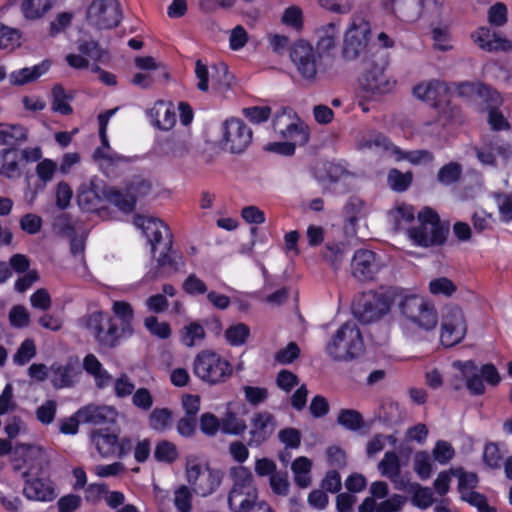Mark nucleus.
Returning a JSON list of instances; mask_svg holds the SVG:
<instances>
[{
	"instance_id": "obj_50",
	"label": "nucleus",
	"mask_w": 512,
	"mask_h": 512,
	"mask_svg": "<svg viewBox=\"0 0 512 512\" xmlns=\"http://www.w3.org/2000/svg\"><path fill=\"white\" fill-rule=\"evenodd\" d=\"M365 145L368 148L377 147L381 148L386 152H390L394 158L397 156V145H395L391 139L381 132H374L370 135L369 139L366 140Z\"/></svg>"
},
{
	"instance_id": "obj_38",
	"label": "nucleus",
	"mask_w": 512,
	"mask_h": 512,
	"mask_svg": "<svg viewBox=\"0 0 512 512\" xmlns=\"http://www.w3.org/2000/svg\"><path fill=\"white\" fill-rule=\"evenodd\" d=\"M452 476L458 478L457 490L460 497L465 493L475 491L479 484V477L475 472H467L463 467L451 468Z\"/></svg>"
},
{
	"instance_id": "obj_32",
	"label": "nucleus",
	"mask_w": 512,
	"mask_h": 512,
	"mask_svg": "<svg viewBox=\"0 0 512 512\" xmlns=\"http://www.w3.org/2000/svg\"><path fill=\"white\" fill-rule=\"evenodd\" d=\"M49 68L50 62L48 60H44L41 63L34 65L33 67H25L13 71L10 75V82L18 86L25 85L40 78L42 75L48 72Z\"/></svg>"
},
{
	"instance_id": "obj_1",
	"label": "nucleus",
	"mask_w": 512,
	"mask_h": 512,
	"mask_svg": "<svg viewBox=\"0 0 512 512\" xmlns=\"http://www.w3.org/2000/svg\"><path fill=\"white\" fill-rule=\"evenodd\" d=\"M112 314L102 310L93 311L79 319L81 327L93 337L100 349L112 350L134 335L135 312L124 300L112 304Z\"/></svg>"
},
{
	"instance_id": "obj_60",
	"label": "nucleus",
	"mask_w": 512,
	"mask_h": 512,
	"mask_svg": "<svg viewBox=\"0 0 512 512\" xmlns=\"http://www.w3.org/2000/svg\"><path fill=\"white\" fill-rule=\"evenodd\" d=\"M200 430L203 434L213 437L221 430V420L211 412H205L199 419Z\"/></svg>"
},
{
	"instance_id": "obj_48",
	"label": "nucleus",
	"mask_w": 512,
	"mask_h": 512,
	"mask_svg": "<svg viewBox=\"0 0 512 512\" xmlns=\"http://www.w3.org/2000/svg\"><path fill=\"white\" fill-rule=\"evenodd\" d=\"M179 456L177 446L168 440L159 441L154 449V459L157 462L174 463Z\"/></svg>"
},
{
	"instance_id": "obj_34",
	"label": "nucleus",
	"mask_w": 512,
	"mask_h": 512,
	"mask_svg": "<svg viewBox=\"0 0 512 512\" xmlns=\"http://www.w3.org/2000/svg\"><path fill=\"white\" fill-rule=\"evenodd\" d=\"M173 243L174 240L165 242L163 250L157 258V268L159 270H165L169 273H175L179 270V261L182 260V256L173 250Z\"/></svg>"
},
{
	"instance_id": "obj_18",
	"label": "nucleus",
	"mask_w": 512,
	"mask_h": 512,
	"mask_svg": "<svg viewBox=\"0 0 512 512\" xmlns=\"http://www.w3.org/2000/svg\"><path fill=\"white\" fill-rule=\"evenodd\" d=\"M383 267L381 256L369 249H358L351 261L352 275L361 282L372 281Z\"/></svg>"
},
{
	"instance_id": "obj_25",
	"label": "nucleus",
	"mask_w": 512,
	"mask_h": 512,
	"mask_svg": "<svg viewBox=\"0 0 512 512\" xmlns=\"http://www.w3.org/2000/svg\"><path fill=\"white\" fill-rule=\"evenodd\" d=\"M368 29L359 30L354 24L346 32L342 47V57L351 61L358 58L368 46Z\"/></svg>"
},
{
	"instance_id": "obj_17",
	"label": "nucleus",
	"mask_w": 512,
	"mask_h": 512,
	"mask_svg": "<svg viewBox=\"0 0 512 512\" xmlns=\"http://www.w3.org/2000/svg\"><path fill=\"white\" fill-rule=\"evenodd\" d=\"M276 427L277 420L271 412L267 410L254 412L250 418L247 445L251 448H260L272 437Z\"/></svg>"
},
{
	"instance_id": "obj_29",
	"label": "nucleus",
	"mask_w": 512,
	"mask_h": 512,
	"mask_svg": "<svg viewBox=\"0 0 512 512\" xmlns=\"http://www.w3.org/2000/svg\"><path fill=\"white\" fill-rule=\"evenodd\" d=\"M453 366L460 370L464 379L466 388L474 396H480L485 393V385L480 374H477L478 367L474 360L456 361Z\"/></svg>"
},
{
	"instance_id": "obj_31",
	"label": "nucleus",
	"mask_w": 512,
	"mask_h": 512,
	"mask_svg": "<svg viewBox=\"0 0 512 512\" xmlns=\"http://www.w3.org/2000/svg\"><path fill=\"white\" fill-rule=\"evenodd\" d=\"M20 151L14 147L4 148L0 151V175L7 179L21 177L19 167Z\"/></svg>"
},
{
	"instance_id": "obj_16",
	"label": "nucleus",
	"mask_w": 512,
	"mask_h": 512,
	"mask_svg": "<svg viewBox=\"0 0 512 512\" xmlns=\"http://www.w3.org/2000/svg\"><path fill=\"white\" fill-rule=\"evenodd\" d=\"M87 19L96 28L112 29L122 19V9L118 0H93L87 9Z\"/></svg>"
},
{
	"instance_id": "obj_53",
	"label": "nucleus",
	"mask_w": 512,
	"mask_h": 512,
	"mask_svg": "<svg viewBox=\"0 0 512 512\" xmlns=\"http://www.w3.org/2000/svg\"><path fill=\"white\" fill-rule=\"evenodd\" d=\"M36 355L35 342L31 338L25 339L13 356V361L17 365H25Z\"/></svg>"
},
{
	"instance_id": "obj_19",
	"label": "nucleus",
	"mask_w": 512,
	"mask_h": 512,
	"mask_svg": "<svg viewBox=\"0 0 512 512\" xmlns=\"http://www.w3.org/2000/svg\"><path fill=\"white\" fill-rule=\"evenodd\" d=\"M466 322L460 308H452L443 316L440 342L450 348L460 343L466 335Z\"/></svg>"
},
{
	"instance_id": "obj_7",
	"label": "nucleus",
	"mask_w": 512,
	"mask_h": 512,
	"mask_svg": "<svg viewBox=\"0 0 512 512\" xmlns=\"http://www.w3.org/2000/svg\"><path fill=\"white\" fill-rule=\"evenodd\" d=\"M372 57L371 61H366V67L361 80L362 87L372 94L389 93L394 88L396 81L386 74L389 64L388 59L380 49L373 53Z\"/></svg>"
},
{
	"instance_id": "obj_27",
	"label": "nucleus",
	"mask_w": 512,
	"mask_h": 512,
	"mask_svg": "<svg viewBox=\"0 0 512 512\" xmlns=\"http://www.w3.org/2000/svg\"><path fill=\"white\" fill-rule=\"evenodd\" d=\"M119 433V428L114 430L98 428L90 433L91 442L101 457L109 458L115 456Z\"/></svg>"
},
{
	"instance_id": "obj_61",
	"label": "nucleus",
	"mask_w": 512,
	"mask_h": 512,
	"mask_svg": "<svg viewBox=\"0 0 512 512\" xmlns=\"http://www.w3.org/2000/svg\"><path fill=\"white\" fill-rule=\"evenodd\" d=\"M323 259L331 265V267L337 270L344 258V252L341 246L337 243L326 244L323 252Z\"/></svg>"
},
{
	"instance_id": "obj_23",
	"label": "nucleus",
	"mask_w": 512,
	"mask_h": 512,
	"mask_svg": "<svg viewBox=\"0 0 512 512\" xmlns=\"http://www.w3.org/2000/svg\"><path fill=\"white\" fill-rule=\"evenodd\" d=\"M316 34L318 37L316 52L319 62L323 63L325 60H332L334 57L333 52L339 40V25L335 22H330L318 28Z\"/></svg>"
},
{
	"instance_id": "obj_55",
	"label": "nucleus",
	"mask_w": 512,
	"mask_h": 512,
	"mask_svg": "<svg viewBox=\"0 0 512 512\" xmlns=\"http://www.w3.org/2000/svg\"><path fill=\"white\" fill-rule=\"evenodd\" d=\"M460 499L475 507L478 512H496V509L489 505L487 497L477 491L463 494Z\"/></svg>"
},
{
	"instance_id": "obj_36",
	"label": "nucleus",
	"mask_w": 512,
	"mask_h": 512,
	"mask_svg": "<svg viewBox=\"0 0 512 512\" xmlns=\"http://www.w3.org/2000/svg\"><path fill=\"white\" fill-rule=\"evenodd\" d=\"M51 94V108L54 112L64 116H68L73 113V108L69 104V101L73 99V95L67 94L66 90L61 84H55L52 88Z\"/></svg>"
},
{
	"instance_id": "obj_63",
	"label": "nucleus",
	"mask_w": 512,
	"mask_h": 512,
	"mask_svg": "<svg viewBox=\"0 0 512 512\" xmlns=\"http://www.w3.org/2000/svg\"><path fill=\"white\" fill-rule=\"evenodd\" d=\"M243 392L245 396V400L251 406H258L261 403H264L268 398V389L265 387L258 386H249L246 385L243 387Z\"/></svg>"
},
{
	"instance_id": "obj_20",
	"label": "nucleus",
	"mask_w": 512,
	"mask_h": 512,
	"mask_svg": "<svg viewBox=\"0 0 512 512\" xmlns=\"http://www.w3.org/2000/svg\"><path fill=\"white\" fill-rule=\"evenodd\" d=\"M23 495L32 501L51 502L57 497L56 485L49 477L33 476L30 471L22 473Z\"/></svg>"
},
{
	"instance_id": "obj_41",
	"label": "nucleus",
	"mask_w": 512,
	"mask_h": 512,
	"mask_svg": "<svg viewBox=\"0 0 512 512\" xmlns=\"http://www.w3.org/2000/svg\"><path fill=\"white\" fill-rule=\"evenodd\" d=\"M206 336L205 330L198 322H190L180 330V341L186 347H193Z\"/></svg>"
},
{
	"instance_id": "obj_2",
	"label": "nucleus",
	"mask_w": 512,
	"mask_h": 512,
	"mask_svg": "<svg viewBox=\"0 0 512 512\" xmlns=\"http://www.w3.org/2000/svg\"><path fill=\"white\" fill-rule=\"evenodd\" d=\"M398 295L399 288L397 287L364 292L353 303V314L365 324L377 321L389 313L392 304L398 299Z\"/></svg>"
},
{
	"instance_id": "obj_22",
	"label": "nucleus",
	"mask_w": 512,
	"mask_h": 512,
	"mask_svg": "<svg viewBox=\"0 0 512 512\" xmlns=\"http://www.w3.org/2000/svg\"><path fill=\"white\" fill-rule=\"evenodd\" d=\"M82 424L105 426L116 424L118 411L113 406L90 403L76 411Z\"/></svg>"
},
{
	"instance_id": "obj_44",
	"label": "nucleus",
	"mask_w": 512,
	"mask_h": 512,
	"mask_svg": "<svg viewBox=\"0 0 512 512\" xmlns=\"http://www.w3.org/2000/svg\"><path fill=\"white\" fill-rule=\"evenodd\" d=\"M434 154L426 149L404 151L397 149L396 161H408L412 165L429 164L434 161Z\"/></svg>"
},
{
	"instance_id": "obj_4",
	"label": "nucleus",
	"mask_w": 512,
	"mask_h": 512,
	"mask_svg": "<svg viewBox=\"0 0 512 512\" xmlns=\"http://www.w3.org/2000/svg\"><path fill=\"white\" fill-rule=\"evenodd\" d=\"M419 225L408 230L411 241L419 247L429 248L443 245L449 234L438 213L430 207H424L418 213Z\"/></svg>"
},
{
	"instance_id": "obj_45",
	"label": "nucleus",
	"mask_w": 512,
	"mask_h": 512,
	"mask_svg": "<svg viewBox=\"0 0 512 512\" xmlns=\"http://www.w3.org/2000/svg\"><path fill=\"white\" fill-rule=\"evenodd\" d=\"M247 429L246 422L235 412L228 411L221 419V431L226 435L240 436Z\"/></svg>"
},
{
	"instance_id": "obj_56",
	"label": "nucleus",
	"mask_w": 512,
	"mask_h": 512,
	"mask_svg": "<svg viewBox=\"0 0 512 512\" xmlns=\"http://www.w3.org/2000/svg\"><path fill=\"white\" fill-rule=\"evenodd\" d=\"M8 320L14 328H26L30 324V314L23 305H14L9 311Z\"/></svg>"
},
{
	"instance_id": "obj_39",
	"label": "nucleus",
	"mask_w": 512,
	"mask_h": 512,
	"mask_svg": "<svg viewBox=\"0 0 512 512\" xmlns=\"http://www.w3.org/2000/svg\"><path fill=\"white\" fill-rule=\"evenodd\" d=\"M173 413L169 408H154L148 416L149 427L156 432H164L171 427Z\"/></svg>"
},
{
	"instance_id": "obj_30",
	"label": "nucleus",
	"mask_w": 512,
	"mask_h": 512,
	"mask_svg": "<svg viewBox=\"0 0 512 512\" xmlns=\"http://www.w3.org/2000/svg\"><path fill=\"white\" fill-rule=\"evenodd\" d=\"M399 490H405L412 495V504L419 509H427L433 502V492L429 487H423L417 482L401 481L395 486Z\"/></svg>"
},
{
	"instance_id": "obj_46",
	"label": "nucleus",
	"mask_w": 512,
	"mask_h": 512,
	"mask_svg": "<svg viewBox=\"0 0 512 512\" xmlns=\"http://www.w3.org/2000/svg\"><path fill=\"white\" fill-rule=\"evenodd\" d=\"M413 173L411 171L402 172L396 168L388 172V183L390 188L398 193L405 192L411 186Z\"/></svg>"
},
{
	"instance_id": "obj_52",
	"label": "nucleus",
	"mask_w": 512,
	"mask_h": 512,
	"mask_svg": "<svg viewBox=\"0 0 512 512\" xmlns=\"http://www.w3.org/2000/svg\"><path fill=\"white\" fill-rule=\"evenodd\" d=\"M394 227L399 229L403 223H411L415 219V209L412 205L402 203L390 212Z\"/></svg>"
},
{
	"instance_id": "obj_57",
	"label": "nucleus",
	"mask_w": 512,
	"mask_h": 512,
	"mask_svg": "<svg viewBox=\"0 0 512 512\" xmlns=\"http://www.w3.org/2000/svg\"><path fill=\"white\" fill-rule=\"evenodd\" d=\"M146 329L160 339H167L171 336V327L168 322H159L155 316L146 317L144 320Z\"/></svg>"
},
{
	"instance_id": "obj_59",
	"label": "nucleus",
	"mask_w": 512,
	"mask_h": 512,
	"mask_svg": "<svg viewBox=\"0 0 512 512\" xmlns=\"http://www.w3.org/2000/svg\"><path fill=\"white\" fill-rule=\"evenodd\" d=\"M494 198L501 220L505 223L512 222V193L499 192Z\"/></svg>"
},
{
	"instance_id": "obj_58",
	"label": "nucleus",
	"mask_w": 512,
	"mask_h": 512,
	"mask_svg": "<svg viewBox=\"0 0 512 512\" xmlns=\"http://www.w3.org/2000/svg\"><path fill=\"white\" fill-rule=\"evenodd\" d=\"M52 370L54 375L56 376L55 386L64 388L73 385L74 368L72 365H53Z\"/></svg>"
},
{
	"instance_id": "obj_3",
	"label": "nucleus",
	"mask_w": 512,
	"mask_h": 512,
	"mask_svg": "<svg viewBox=\"0 0 512 512\" xmlns=\"http://www.w3.org/2000/svg\"><path fill=\"white\" fill-rule=\"evenodd\" d=\"M361 331L353 321L342 324L326 346V353L335 361H350L364 352Z\"/></svg>"
},
{
	"instance_id": "obj_49",
	"label": "nucleus",
	"mask_w": 512,
	"mask_h": 512,
	"mask_svg": "<svg viewBox=\"0 0 512 512\" xmlns=\"http://www.w3.org/2000/svg\"><path fill=\"white\" fill-rule=\"evenodd\" d=\"M476 98L480 99L481 105L483 106L482 110L495 108V106H500L502 104L500 93L492 86L482 82L480 87H478Z\"/></svg>"
},
{
	"instance_id": "obj_64",
	"label": "nucleus",
	"mask_w": 512,
	"mask_h": 512,
	"mask_svg": "<svg viewBox=\"0 0 512 512\" xmlns=\"http://www.w3.org/2000/svg\"><path fill=\"white\" fill-rule=\"evenodd\" d=\"M58 512H76L82 506V498L77 494H67L61 496L57 502Z\"/></svg>"
},
{
	"instance_id": "obj_26",
	"label": "nucleus",
	"mask_w": 512,
	"mask_h": 512,
	"mask_svg": "<svg viewBox=\"0 0 512 512\" xmlns=\"http://www.w3.org/2000/svg\"><path fill=\"white\" fill-rule=\"evenodd\" d=\"M146 114L152 125L159 130L169 131L176 124V113L172 103L158 100L146 111Z\"/></svg>"
},
{
	"instance_id": "obj_62",
	"label": "nucleus",
	"mask_w": 512,
	"mask_h": 512,
	"mask_svg": "<svg viewBox=\"0 0 512 512\" xmlns=\"http://www.w3.org/2000/svg\"><path fill=\"white\" fill-rule=\"evenodd\" d=\"M323 181L334 184L339 182L344 176L348 175L347 170L338 163L326 162L323 164Z\"/></svg>"
},
{
	"instance_id": "obj_28",
	"label": "nucleus",
	"mask_w": 512,
	"mask_h": 512,
	"mask_svg": "<svg viewBox=\"0 0 512 512\" xmlns=\"http://www.w3.org/2000/svg\"><path fill=\"white\" fill-rule=\"evenodd\" d=\"M446 93L445 84L438 80L417 84L413 88V94L418 99L428 103L434 108L440 107L443 95Z\"/></svg>"
},
{
	"instance_id": "obj_51",
	"label": "nucleus",
	"mask_w": 512,
	"mask_h": 512,
	"mask_svg": "<svg viewBox=\"0 0 512 512\" xmlns=\"http://www.w3.org/2000/svg\"><path fill=\"white\" fill-rule=\"evenodd\" d=\"M456 290V285L447 277L435 278L429 282V291L435 296L442 295L450 297L456 292Z\"/></svg>"
},
{
	"instance_id": "obj_24",
	"label": "nucleus",
	"mask_w": 512,
	"mask_h": 512,
	"mask_svg": "<svg viewBox=\"0 0 512 512\" xmlns=\"http://www.w3.org/2000/svg\"><path fill=\"white\" fill-rule=\"evenodd\" d=\"M471 38L480 49L486 52H508L512 49L510 40L492 32L488 27H479L471 33Z\"/></svg>"
},
{
	"instance_id": "obj_9",
	"label": "nucleus",
	"mask_w": 512,
	"mask_h": 512,
	"mask_svg": "<svg viewBox=\"0 0 512 512\" xmlns=\"http://www.w3.org/2000/svg\"><path fill=\"white\" fill-rule=\"evenodd\" d=\"M242 477H237L228 495V506L232 512H251L258 504V492L251 474L243 469Z\"/></svg>"
},
{
	"instance_id": "obj_47",
	"label": "nucleus",
	"mask_w": 512,
	"mask_h": 512,
	"mask_svg": "<svg viewBox=\"0 0 512 512\" xmlns=\"http://www.w3.org/2000/svg\"><path fill=\"white\" fill-rule=\"evenodd\" d=\"M250 336V328L245 323L229 326L225 331V339L230 346L238 347L246 343Z\"/></svg>"
},
{
	"instance_id": "obj_11",
	"label": "nucleus",
	"mask_w": 512,
	"mask_h": 512,
	"mask_svg": "<svg viewBox=\"0 0 512 512\" xmlns=\"http://www.w3.org/2000/svg\"><path fill=\"white\" fill-rule=\"evenodd\" d=\"M393 14L402 22L414 23L424 15L439 14L442 0H388Z\"/></svg>"
},
{
	"instance_id": "obj_10",
	"label": "nucleus",
	"mask_w": 512,
	"mask_h": 512,
	"mask_svg": "<svg viewBox=\"0 0 512 512\" xmlns=\"http://www.w3.org/2000/svg\"><path fill=\"white\" fill-rule=\"evenodd\" d=\"M272 127L281 138L296 141L299 146H304L309 142L308 126L304 125L298 117L294 119L291 115V109L288 107H282L275 113Z\"/></svg>"
},
{
	"instance_id": "obj_42",
	"label": "nucleus",
	"mask_w": 512,
	"mask_h": 512,
	"mask_svg": "<svg viewBox=\"0 0 512 512\" xmlns=\"http://www.w3.org/2000/svg\"><path fill=\"white\" fill-rule=\"evenodd\" d=\"M378 469L383 476L391 480L399 477L401 473L400 458L394 451H387L383 459L378 464Z\"/></svg>"
},
{
	"instance_id": "obj_21",
	"label": "nucleus",
	"mask_w": 512,
	"mask_h": 512,
	"mask_svg": "<svg viewBox=\"0 0 512 512\" xmlns=\"http://www.w3.org/2000/svg\"><path fill=\"white\" fill-rule=\"evenodd\" d=\"M136 224L142 228L149 244L151 245V252L154 254L157 245L163 242L173 240V234L169 226L161 219L151 216L136 217Z\"/></svg>"
},
{
	"instance_id": "obj_12",
	"label": "nucleus",
	"mask_w": 512,
	"mask_h": 512,
	"mask_svg": "<svg viewBox=\"0 0 512 512\" xmlns=\"http://www.w3.org/2000/svg\"><path fill=\"white\" fill-rule=\"evenodd\" d=\"M114 187L104 182L91 180L88 185H82L78 191L77 202L83 212L100 213L106 209L107 203L113 204L110 192Z\"/></svg>"
},
{
	"instance_id": "obj_15",
	"label": "nucleus",
	"mask_w": 512,
	"mask_h": 512,
	"mask_svg": "<svg viewBox=\"0 0 512 512\" xmlns=\"http://www.w3.org/2000/svg\"><path fill=\"white\" fill-rule=\"evenodd\" d=\"M253 132L241 119L231 117L222 124L223 148L232 154L243 153L251 144Z\"/></svg>"
},
{
	"instance_id": "obj_14",
	"label": "nucleus",
	"mask_w": 512,
	"mask_h": 512,
	"mask_svg": "<svg viewBox=\"0 0 512 512\" xmlns=\"http://www.w3.org/2000/svg\"><path fill=\"white\" fill-rule=\"evenodd\" d=\"M186 476L193 491L201 497L214 493L222 481L221 471L211 468L208 464L202 466L198 463H188Z\"/></svg>"
},
{
	"instance_id": "obj_8",
	"label": "nucleus",
	"mask_w": 512,
	"mask_h": 512,
	"mask_svg": "<svg viewBox=\"0 0 512 512\" xmlns=\"http://www.w3.org/2000/svg\"><path fill=\"white\" fill-rule=\"evenodd\" d=\"M151 189L152 184L149 180L141 176H134L125 183L123 190L114 187V190L110 192V197L113 200V205L120 211L131 213L136 207L137 200L146 197Z\"/></svg>"
},
{
	"instance_id": "obj_40",
	"label": "nucleus",
	"mask_w": 512,
	"mask_h": 512,
	"mask_svg": "<svg viewBox=\"0 0 512 512\" xmlns=\"http://www.w3.org/2000/svg\"><path fill=\"white\" fill-rule=\"evenodd\" d=\"M463 173L462 165L458 162L451 161L443 165L437 172L436 179L443 186H451L457 183Z\"/></svg>"
},
{
	"instance_id": "obj_5",
	"label": "nucleus",
	"mask_w": 512,
	"mask_h": 512,
	"mask_svg": "<svg viewBox=\"0 0 512 512\" xmlns=\"http://www.w3.org/2000/svg\"><path fill=\"white\" fill-rule=\"evenodd\" d=\"M193 373L203 383L214 386L223 384L232 377L233 365L221 354L204 349L194 358Z\"/></svg>"
},
{
	"instance_id": "obj_37",
	"label": "nucleus",
	"mask_w": 512,
	"mask_h": 512,
	"mask_svg": "<svg viewBox=\"0 0 512 512\" xmlns=\"http://www.w3.org/2000/svg\"><path fill=\"white\" fill-rule=\"evenodd\" d=\"M336 421L338 425L349 431H359L365 427L363 415L355 409H340Z\"/></svg>"
},
{
	"instance_id": "obj_54",
	"label": "nucleus",
	"mask_w": 512,
	"mask_h": 512,
	"mask_svg": "<svg viewBox=\"0 0 512 512\" xmlns=\"http://www.w3.org/2000/svg\"><path fill=\"white\" fill-rule=\"evenodd\" d=\"M483 461L490 469H499L503 464V455L496 443H487L483 451Z\"/></svg>"
},
{
	"instance_id": "obj_43",
	"label": "nucleus",
	"mask_w": 512,
	"mask_h": 512,
	"mask_svg": "<svg viewBox=\"0 0 512 512\" xmlns=\"http://www.w3.org/2000/svg\"><path fill=\"white\" fill-rule=\"evenodd\" d=\"M52 7V0H24L21 10L25 18L35 20L41 18Z\"/></svg>"
},
{
	"instance_id": "obj_35",
	"label": "nucleus",
	"mask_w": 512,
	"mask_h": 512,
	"mask_svg": "<svg viewBox=\"0 0 512 512\" xmlns=\"http://www.w3.org/2000/svg\"><path fill=\"white\" fill-rule=\"evenodd\" d=\"M311 469L312 461L305 456H299L292 462L291 470L298 487L307 488L311 484Z\"/></svg>"
},
{
	"instance_id": "obj_13",
	"label": "nucleus",
	"mask_w": 512,
	"mask_h": 512,
	"mask_svg": "<svg viewBox=\"0 0 512 512\" xmlns=\"http://www.w3.org/2000/svg\"><path fill=\"white\" fill-rule=\"evenodd\" d=\"M289 57L302 78L309 81L316 78L322 63L319 62L316 50L308 41L299 39L292 43L289 46Z\"/></svg>"
},
{
	"instance_id": "obj_33",
	"label": "nucleus",
	"mask_w": 512,
	"mask_h": 512,
	"mask_svg": "<svg viewBox=\"0 0 512 512\" xmlns=\"http://www.w3.org/2000/svg\"><path fill=\"white\" fill-rule=\"evenodd\" d=\"M57 225L60 227V231L62 233H66L70 236V253L77 257L79 255H84L85 251V242L83 239L76 237V229L75 226L70 221V216L68 214H62L57 218Z\"/></svg>"
},
{
	"instance_id": "obj_6",
	"label": "nucleus",
	"mask_w": 512,
	"mask_h": 512,
	"mask_svg": "<svg viewBox=\"0 0 512 512\" xmlns=\"http://www.w3.org/2000/svg\"><path fill=\"white\" fill-rule=\"evenodd\" d=\"M398 306L401 314L409 321L426 331L432 330L438 323V314L434 305L417 294H405L399 289Z\"/></svg>"
}]
</instances>
